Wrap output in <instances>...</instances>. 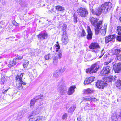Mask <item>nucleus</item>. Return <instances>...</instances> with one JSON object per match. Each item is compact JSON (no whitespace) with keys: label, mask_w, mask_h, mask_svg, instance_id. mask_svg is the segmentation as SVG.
Returning a JSON list of instances; mask_svg holds the SVG:
<instances>
[{"label":"nucleus","mask_w":121,"mask_h":121,"mask_svg":"<svg viewBox=\"0 0 121 121\" xmlns=\"http://www.w3.org/2000/svg\"><path fill=\"white\" fill-rule=\"evenodd\" d=\"M37 113L36 112L34 111L31 112L30 114H29L28 116V118L30 119L31 118V117L33 116H34L37 114Z\"/></svg>","instance_id":"nucleus-37"},{"label":"nucleus","mask_w":121,"mask_h":121,"mask_svg":"<svg viewBox=\"0 0 121 121\" xmlns=\"http://www.w3.org/2000/svg\"><path fill=\"white\" fill-rule=\"evenodd\" d=\"M76 107V106L75 105H73L69 109V110H70V111L71 112H73L75 110Z\"/></svg>","instance_id":"nucleus-36"},{"label":"nucleus","mask_w":121,"mask_h":121,"mask_svg":"<svg viewBox=\"0 0 121 121\" xmlns=\"http://www.w3.org/2000/svg\"><path fill=\"white\" fill-rule=\"evenodd\" d=\"M1 84L4 85L6 81V79L5 78H2L1 79Z\"/></svg>","instance_id":"nucleus-47"},{"label":"nucleus","mask_w":121,"mask_h":121,"mask_svg":"<svg viewBox=\"0 0 121 121\" xmlns=\"http://www.w3.org/2000/svg\"><path fill=\"white\" fill-rule=\"evenodd\" d=\"M88 55L90 57L91 56V54H88Z\"/></svg>","instance_id":"nucleus-59"},{"label":"nucleus","mask_w":121,"mask_h":121,"mask_svg":"<svg viewBox=\"0 0 121 121\" xmlns=\"http://www.w3.org/2000/svg\"><path fill=\"white\" fill-rule=\"evenodd\" d=\"M23 58V56H17L16 58H14V60H16L17 63L19 62V60L22 59Z\"/></svg>","instance_id":"nucleus-38"},{"label":"nucleus","mask_w":121,"mask_h":121,"mask_svg":"<svg viewBox=\"0 0 121 121\" xmlns=\"http://www.w3.org/2000/svg\"><path fill=\"white\" fill-rule=\"evenodd\" d=\"M17 82L16 86L17 88L19 90H22L23 88V86L22 84L23 85H25L26 83L23 82L22 80L16 81Z\"/></svg>","instance_id":"nucleus-14"},{"label":"nucleus","mask_w":121,"mask_h":121,"mask_svg":"<svg viewBox=\"0 0 121 121\" xmlns=\"http://www.w3.org/2000/svg\"><path fill=\"white\" fill-rule=\"evenodd\" d=\"M67 117V115L66 113H65L63 115L62 117V119L64 120H66Z\"/></svg>","instance_id":"nucleus-45"},{"label":"nucleus","mask_w":121,"mask_h":121,"mask_svg":"<svg viewBox=\"0 0 121 121\" xmlns=\"http://www.w3.org/2000/svg\"><path fill=\"white\" fill-rule=\"evenodd\" d=\"M8 90V89L7 90H5L4 89L2 91V92L4 94H5L6 92H7V91Z\"/></svg>","instance_id":"nucleus-54"},{"label":"nucleus","mask_w":121,"mask_h":121,"mask_svg":"<svg viewBox=\"0 0 121 121\" xmlns=\"http://www.w3.org/2000/svg\"><path fill=\"white\" fill-rule=\"evenodd\" d=\"M58 91L61 95H63L66 92V87L63 84L62 80L59 83Z\"/></svg>","instance_id":"nucleus-4"},{"label":"nucleus","mask_w":121,"mask_h":121,"mask_svg":"<svg viewBox=\"0 0 121 121\" xmlns=\"http://www.w3.org/2000/svg\"><path fill=\"white\" fill-rule=\"evenodd\" d=\"M58 43V42H57V43Z\"/></svg>","instance_id":"nucleus-63"},{"label":"nucleus","mask_w":121,"mask_h":121,"mask_svg":"<svg viewBox=\"0 0 121 121\" xmlns=\"http://www.w3.org/2000/svg\"><path fill=\"white\" fill-rule=\"evenodd\" d=\"M88 78H86L85 79L84 82V84L85 85H87L90 84V83H88V82H89V80H88Z\"/></svg>","instance_id":"nucleus-46"},{"label":"nucleus","mask_w":121,"mask_h":121,"mask_svg":"<svg viewBox=\"0 0 121 121\" xmlns=\"http://www.w3.org/2000/svg\"><path fill=\"white\" fill-rule=\"evenodd\" d=\"M29 61L27 60H26L24 62L23 64V66L24 68H26L29 64Z\"/></svg>","instance_id":"nucleus-39"},{"label":"nucleus","mask_w":121,"mask_h":121,"mask_svg":"<svg viewBox=\"0 0 121 121\" xmlns=\"http://www.w3.org/2000/svg\"><path fill=\"white\" fill-rule=\"evenodd\" d=\"M59 60L55 56H53V64L56 65H57Z\"/></svg>","instance_id":"nucleus-24"},{"label":"nucleus","mask_w":121,"mask_h":121,"mask_svg":"<svg viewBox=\"0 0 121 121\" xmlns=\"http://www.w3.org/2000/svg\"><path fill=\"white\" fill-rule=\"evenodd\" d=\"M43 97V95H42L37 96L34 98L36 100H38L42 98Z\"/></svg>","instance_id":"nucleus-42"},{"label":"nucleus","mask_w":121,"mask_h":121,"mask_svg":"<svg viewBox=\"0 0 121 121\" xmlns=\"http://www.w3.org/2000/svg\"><path fill=\"white\" fill-rule=\"evenodd\" d=\"M111 119L112 121H116L117 120L118 118L116 113H113L112 114Z\"/></svg>","instance_id":"nucleus-28"},{"label":"nucleus","mask_w":121,"mask_h":121,"mask_svg":"<svg viewBox=\"0 0 121 121\" xmlns=\"http://www.w3.org/2000/svg\"><path fill=\"white\" fill-rule=\"evenodd\" d=\"M84 94H89L93 92V91L90 88L85 89L83 91Z\"/></svg>","instance_id":"nucleus-27"},{"label":"nucleus","mask_w":121,"mask_h":121,"mask_svg":"<svg viewBox=\"0 0 121 121\" xmlns=\"http://www.w3.org/2000/svg\"><path fill=\"white\" fill-rule=\"evenodd\" d=\"M89 20L92 24L94 26L96 25L97 23V22L98 21V19L96 18H94L92 17H90Z\"/></svg>","instance_id":"nucleus-16"},{"label":"nucleus","mask_w":121,"mask_h":121,"mask_svg":"<svg viewBox=\"0 0 121 121\" xmlns=\"http://www.w3.org/2000/svg\"><path fill=\"white\" fill-rule=\"evenodd\" d=\"M117 40L119 41H121V35L117 36Z\"/></svg>","instance_id":"nucleus-51"},{"label":"nucleus","mask_w":121,"mask_h":121,"mask_svg":"<svg viewBox=\"0 0 121 121\" xmlns=\"http://www.w3.org/2000/svg\"><path fill=\"white\" fill-rule=\"evenodd\" d=\"M99 68V65L96 63L92 65L91 68H89L86 70V73L90 74L96 73Z\"/></svg>","instance_id":"nucleus-2"},{"label":"nucleus","mask_w":121,"mask_h":121,"mask_svg":"<svg viewBox=\"0 0 121 121\" xmlns=\"http://www.w3.org/2000/svg\"><path fill=\"white\" fill-rule=\"evenodd\" d=\"M103 56L101 55L100 56H99V58H100Z\"/></svg>","instance_id":"nucleus-61"},{"label":"nucleus","mask_w":121,"mask_h":121,"mask_svg":"<svg viewBox=\"0 0 121 121\" xmlns=\"http://www.w3.org/2000/svg\"><path fill=\"white\" fill-rule=\"evenodd\" d=\"M63 36H68L67 35V33L66 32V31H63Z\"/></svg>","instance_id":"nucleus-52"},{"label":"nucleus","mask_w":121,"mask_h":121,"mask_svg":"<svg viewBox=\"0 0 121 121\" xmlns=\"http://www.w3.org/2000/svg\"><path fill=\"white\" fill-rule=\"evenodd\" d=\"M102 21L101 20L99 21V22L97 23L96 25H95V31L96 35H97L100 31V27L102 25Z\"/></svg>","instance_id":"nucleus-8"},{"label":"nucleus","mask_w":121,"mask_h":121,"mask_svg":"<svg viewBox=\"0 0 121 121\" xmlns=\"http://www.w3.org/2000/svg\"><path fill=\"white\" fill-rule=\"evenodd\" d=\"M111 69V67L108 66L104 67L100 72V74L102 76L107 75L109 73Z\"/></svg>","instance_id":"nucleus-7"},{"label":"nucleus","mask_w":121,"mask_h":121,"mask_svg":"<svg viewBox=\"0 0 121 121\" xmlns=\"http://www.w3.org/2000/svg\"><path fill=\"white\" fill-rule=\"evenodd\" d=\"M62 41L64 44H67L69 41L68 36H63L62 38Z\"/></svg>","instance_id":"nucleus-23"},{"label":"nucleus","mask_w":121,"mask_h":121,"mask_svg":"<svg viewBox=\"0 0 121 121\" xmlns=\"http://www.w3.org/2000/svg\"><path fill=\"white\" fill-rule=\"evenodd\" d=\"M113 68L115 72L118 73L121 70V63H117L113 66Z\"/></svg>","instance_id":"nucleus-10"},{"label":"nucleus","mask_w":121,"mask_h":121,"mask_svg":"<svg viewBox=\"0 0 121 121\" xmlns=\"http://www.w3.org/2000/svg\"><path fill=\"white\" fill-rule=\"evenodd\" d=\"M77 120L78 121H81L80 117H78L77 118Z\"/></svg>","instance_id":"nucleus-56"},{"label":"nucleus","mask_w":121,"mask_h":121,"mask_svg":"<svg viewBox=\"0 0 121 121\" xmlns=\"http://www.w3.org/2000/svg\"><path fill=\"white\" fill-rule=\"evenodd\" d=\"M82 102L89 101L93 102H95L97 101V99L95 98H88L86 97H83L82 99Z\"/></svg>","instance_id":"nucleus-15"},{"label":"nucleus","mask_w":121,"mask_h":121,"mask_svg":"<svg viewBox=\"0 0 121 121\" xmlns=\"http://www.w3.org/2000/svg\"><path fill=\"white\" fill-rule=\"evenodd\" d=\"M115 35H112L106 36L105 38V43H107L111 41H114L115 39Z\"/></svg>","instance_id":"nucleus-12"},{"label":"nucleus","mask_w":121,"mask_h":121,"mask_svg":"<svg viewBox=\"0 0 121 121\" xmlns=\"http://www.w3.org/2000/svg\"><path fill=\"white\" fill-rule=\"evenodd\" d=\"M96 83V87L99 89H103L107 85V84L105 82L101 80L97 81Z\"/></svg>","instance_id":"nucleus-6"},{"label":"nucleus","mask_w":121,"mask_h":121,"mask_svg":"<svg viewBox=\"0 0 121 121\" xmlns=\"http://www.w3.org/2000/svg\"><path fill=\"white\" fill-rule=\"evenodd\" d=\"M119 4H121V0H119Z\"/></svg>","instance_id":"nucleus-58"},{"label":"nucleus","mask_w":121,"mask_h":121,"mask_svg":"<svg viewBox=\"0 0 121 121\" xmlns=\"http://www.w3.org/2000/svg\"><path fill=\"white\" fill-rule=\"evenodd\" d=\"M51 55L50 53H49L48 54L46 55L44 57L45 59L47 60H48L49 59L50 57H51Z\"/></svg>","instance_id":"nucleus-43"},{"label":"nucleus","mask_w":121,"mask_h":121,"mask_svg":"<svg viewBox=\"0 0 121 121\" xmlns=\"http://www.w3.org/2000/svg\"><path fill=\"white\" fill-rule=\"evenodd\" d=\"M78 14L82 17H85L87 16L88 13L87 10L85 8H80L77 10Z\"/></svg>","instance_id":"nucleus-3"},{"label":"nucleus","mask_w":121,"mask_h":121,"mask_svg":"<svg viewBox=\"0 0 121 121\" xmlns=\"http://www.w3.org/2000/svg\"><path fill=\"white\" fill-rule=\"evenodd\" d=\"M80 33L81 36L82 37L85 36L86 35V34L85 32V30L83 29L82 30V31L80 32Z\"/></svg>","instance_id":"nucleus-34"},{"label":"nucleus","mask_w":121,"mask_h":121,"mask_svg":"<svg viewBox=\"0 0 121 121\" xmlns=\"http://www.w3.org/2000/svg\"><path fill=\"white\" fill-rule=\"evenodd\" d=\"M52 47H51V48H50V50H51V49H52Z\"/></svg>","instance_id":"nucleus-62"},{"label":"nucleus","mask_w":121,"mask_h":121,"mask_svg":"<svg viewBox=\"0 0 121 121\" xmlns=\"http://www.w3.org/2000/svg\"><path fill=\"white\" fill-rule=\"evenodd\" d=\"M95 77H90L88 78V80H89V82H88V83H91L92 81H93Z\"/></svg>","instance_id":"nucleus-40"},{"label":"nucleus","mask_w":121,"mask_h":121,"mask_svg":"<svg viewBox=\"0 0 121 121\" xmlns=\"http://www.w3.org/2000/svg\"><path fill=\"white\" fill-rule=\"evenodd\" d=\"M17 63L16 60H14V58L13 61H10L8 64V66L9 67L11 68L13 66Z\"/></svg>","instance_id":"nucleus-25"},{"label":"nucleus","mask_w":121,"mask_h":121,"mask_svg":"<svg viewBox=\"0 0 121 121\" xmlns=\"http://www.w3.org/2000/svg\"><path fill=\"white\" fill-rule=\"evenodd\" d=\"M116 76H110L109 77H106L104 78V80L105 81L107 82H112V81H115L116 79Z\"/></svg>","instance_id":"nucleus-13"},{"label":"nucleus","mask_w":121,"mask_h":121,"mask_svg":"<svg viewBox=\"0 0 121 121\" xmlns=\"http://www.w3.org/2000/svg\"><path fill=\"white\" fill-rule=\"evenodd\" d=\"M87 34L86 35V38L88 40H91L92 38L93 33L90 27L87 26Z\"/></svg>","instance_id":"nucleus-11"},{"label":"nucleus","mask_w":121,"mask_h":121,"mask_svg":"<svg viewBox=\"0 0 121 121\" xmlns=\"http://www.w3.org/2000/svg\"><path fill=\"white\" fill-rule=\"evenodd\" d=\"M22 112H19L17 114V117L18 119H20L22 117Z\"/></svg>","instance_id":"nucleus-44"},{"label":"nucleus","mask_w":121,"mask_h":121,"mask_svg":"<svg viewBox=\"0 0 121 121\" xmlns=\"http://www.w3.org/2000/svg\"><path fill=\"white\" fill-rule=\"evenodd\" d=\"M107 26V25L105 24L103 27H102L100 28V33L103 35H105L106 34Z\"/></svg>","instance_id":"nucleus-18"},{"label":"nucleus","mask_w":121,"mask_h":121,"mask_svg":"<svg viewBox=\"0 0 121 121\" xmlns=\"http://www.w3.org/2000/svg\"><path fill=\"white\" fill-rule=\"evenodd\" d=\"M75 88V86H73L70 87L68 91V94L71 95L75 91L74 89Z\"/></svg>","instance_id":"nucleus-19"},{"label":"nucleus","mask_w":121,"mask_h":121,"mask_svg":"<svg viewBox=\"0 0 121 121\" xmlns=\"http://www.w3.org/2000/svg\"><path fill=\"white\" fill-rule=\"evenodd\" d=\"M36 101V100L34 98L31 100L30 103L31 105L30 106V107L32 108L34 106Z\"/></svg>","instance_id":"nucleus-32"},{"label":"nucleus","mask_w":121,"mask_h":121,"mask_svg":"<svg viewBox=\"0 0 121 121\" xmlns=\"http://www.w3.org/2000/svg\"><path fill=\"white\" fill-rule=\"evenodd\" d=\"M42 118V116H39L35 118H31L29 119V121H39L41 120Z\"/></svg>","instance_id":"nucleus-21"},{"label":"nucleus","mask_w":121,"mask_h":121,"mask_svg":"<svg viewBox=\"0 0 121 121\" xmlns=\"http://www.w3.org/2000/svg\"><path fill=\"white\" fill-rule=\"evenodd\" d=\"M62 50H60L59 52L56 54L54 56L57 57L58 59H60L62 57Z\"/></svg>","instance_id":"nucleus-22"},{"label":"nucleus","mask_w":121,"mask_h":121,"mask_svg":"<svg viewBox=\"0 0 121 121\" xmlns=\"http://www.w3.org/2000/svg\"><path fill=\"white\" fill-rule=\"evenodd\" d=\"M99 44L97 43H93L89 46V48L92 49L91 51L96 53L98 52V48H100Z\"/></svg>","instance_id":"nucleus-5"},{"label":"nucleus","mask_w":121,"mask_h":121,"mask_svg":"<svg viewBox=\"0 0 121 121\" xmlns=\"http://www.w3.org/2000/svg\"><path fill=\"white\" fill-rule=\"evenodd\" d=\"M84 109L85 110H87L88 109H91V108L89 106L86 105L84 107Z\"/></svg>","instance_id":"nucleus-49"},{"label":"nucleus","mask_w":121,"mask_h":121,"mask_svg":"<svg viewBox=\"0 0 121 121\" xmlns=\"http://www.w3.org/2000/svg\"><path fill=\"white\" fill-rule=\"evenodd\" d=\"M54 50L56 52H58L60 48V46L59 45V44H55L54 46Z\"/></svg>","instance_id":"nucleus-33"},{"label":"nucleus","mask_w":121,"mask_h":121,"mask_svg":"<svg viewBox=\"0 0 121 121\" xmlns=\"http://www.w3.org/2000/svg\"><path fill=\"white\" fill-rule=\"evenodd\" d=\"M67 27V26L65 24L63 25V28H62V30L63 31H66V29Z\"/></svg>","instance_id":"nucleus-50"},{"label":"nucleus","mask_w":121,"mask_h":121,"mask_svg":"<svg viewBox=\"0 0 121 121\" xmlns=\"http://www.w3.org/2000/svg\"><path fill=\"white\" fill-rule=\"evenodd\" d=\"M91 105L90 106V107H95V105L94 104H93Z\"/></svg>","instance_id":"nucleus-57"},{"label":"nucleus","mask_w":121,"mask_h":121,"mask_svg":"<svg viewBox=\"0 0 121 121\" xmlns=\"http://www.w3.org/2000/svg\"><path fill=\"white\" fill-rule=\"evenodd\" d=\"M61 69H59L56 70L53 73V76L55 78L58 77L60 75L61 73Z\"/></svg>","instance_id":"nucleus-20"},{"label":"nucleus","mask_w":121,"mask_h":121,"mask_svg":"<svg viewBox=\"0 0 121 121\" xmlns=\"http://www.w3.org/2000/svg\"><path fill=\"white\" fill-rule=\"evenodd\" d=\"M121 51V49H116L112 50V53L113 55H117L119 54Z\"/></svg>","instance_id":"nucleus-31"},{"label":"nucleus","mask_w":121,"mask_h":121,"mask_svg":"<svg viewBox=\"0 0 121 121\" xmlns=\"http://www.w3.org/2000/svg\"><path fill=\"white\" fill-rule=\"evenodd\" d=\"M66 68L65 67H64L62 70L61 69V73H63L65 70Z\"/></svg>","instance_id":"nucleus-53"},{"label":"nucleus","mask_w":121,"mask_h":121,"mask_svg":"<svg viewBox=\"0 0 121 121\" xmlns=\"http://www.w3.org/2000/svg\"><path fill=\"white\" fill-rule=\"evenodd\" d=\"M117 87L119 89H121V81L120 80H118L116 83Z\"/></svg>","instance_id":"nucleus-29"},{"label":"nucleus","mask_w":121,"mask_h":121,"mask_svg":"<svg viewBox=\"0 0 121 121\" xmlns=\"http://www.w3.org/2000/svg\"><path fill=\"white\" fill-rule=\"evenodd\" d=\"M117 30L118 32V34L119 35H121V26H118L117 27Z\"/></svg>","instance_id":"nucleus-41"},{"label":"nucleus","mask_w":121,"mask_h":121,"mask_svg":"<svg viewBox=\"0 0 121 121\" xmlns=\"http://www.w3.org/2000/svg\"><path fill=\"white\" fill-rule=\"evenodd\" d=\"M112 3L110 2H107L103 4L100 7L103 12L105 13L109 11L112 7Z\"/></svg>","instance_id":"nucleus-1"},{"label":"nucleus","mask_w":121,"mask_h":121,"mask_svg":"<svg viewBox=\"0 0 121 121\" xmlns=\"http://www.w3.org/2000/svg\"><path fill=\"white\" fill-rule=\"evenodd\" d=\"M119 116L120 117H121V111L120 112Z\"/></svg>","instance_id":"nucleus-60"},{"label":"nucleus","mask_w":121,"mask_h":121,"mask_svg":"<svg viewBox=\"0 0 121 121\" xmlns=\"http://www.w3.org/2000/svg\"><path fill=\"white\" fill-rule=\"evenodd\" d=\"M12 23L13 25L17 26L19 25L18 23H17L15 20H13L12 22Z\"/></svg>","instance_id":"nucleus-48"},{"label":"nucleus","mask_w":121,"mask_h":121,"mask_svg":"<svg viewBox=\"0 0 121 121\" xmlns=\"http://www.w3.org/2000/svg\"><path fill=\"white\" fill-rule=\"evenodd\" d=\"M23 73H21L20 75H17L16 77V81L22 80V78Z\"/></svg>","instance_id":"nucleus-26"},{"label":"nucleus","mask_w":121,"mask_h":121,"mask_svg":"<svg viewBox=\"0 0 121 121\" xmlns=\"http://www.w3.org/2000/svg\"><path fill=\"white\" fill-rule=\"evenodd\" d=\"M55 8L57 10L62 11H64V9L63 7L60 6H57L55 7Z\"/></svg>","instance_id":"nucleus-30"},{"label":"nucleus","mask_w":121,"mask_h":121,"mask_svg":"<svg viewBox=\"0 0 121 121\" xmlns=\"http://www.w3.org/2000/svg\"><path fill=\"white\" fill-rule=\"evenodd\" d=\"M73 21L74 22V23L75 24L76 23L78 22V20L77 19H78L77 16L74 14L73 15Z\"/></svg>","instance_id":"nucleus-35"},{"label":"nucleus","mask_w":121,"mask_h":121,"mask_svg":"<svg viewBox=\"0 0 121 121\" xmlns=\"http://www.w3.org/2000/svg\"><path fill=\"white\" fill-rule=\"evenodd\" d=\"M103 51H104V49H103L102 50V51H101V55L102 56L104 54V52H103Z\"/></svg>","instance_id":"nucleus-55"},{"label":"nucleus","mask_w":121,"mask_h":121,"mask_svg":"<svg viewBox=\"0 0 121 121\" xmlns=\"http://www.w3.org/2000/svg\"><path fill=\"white\" fill-rule=\"evenodd\" d=\"M100 6L97 9H96L95 11L92 12V13L95 15L99 16L103 12Z\"/></svg>","instance_id":"nucleus-17"},{"label":"nucleus","mask_w":121,"mask_h":121,"mask_svg":"<svg viewBox=\"0 0 121 121\" xmlns=\"http://www.w3.org/2000/svg\"><path fill=\"white\" fill-rule=\"evenodd\" d=\"M48 35L47 33H41L37 35L38 39L40 40H43L47 39Z\"/></svg>","instance_id":"nucleus-9"}]
</instances>
